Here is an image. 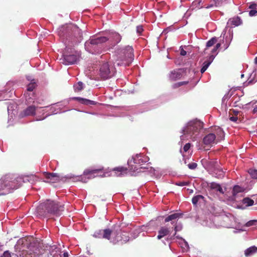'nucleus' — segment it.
<instances>
[{
  "instance_id": "1",
  "label": "nucleus",
  "mask_w": 257,
  "mask_h": 257,
  "mask_svg": "<svg viewBox=\"0 0 257 257\" xmlns=\"http://www.w3.org/2000/svg\"><path fill=\"white\" fill-rule=\"evenodd\" d=\"M36 178L34 175L16 177L11 174L3 175L0 179V196L6 195L18 189L23 182H31Z\"/></svg>"
},
{
  "instance_id": "2",
  "label": "nucleus",
  "mask_w": 257,
  "mask_h": 257,
  "mask_svg": "<svg viewBox=\"0 0 257 257\" xmlns=\"http://www.w3.org/2000/svg\"><path fill=\"white\" fill-rule=\"evenodd\" d=\"M64 210L63 205H59L53 201L47 200L37 207L36 212L38 215L44 217L46 216L48 213L59 216Z\"/></svg>"
},
{
  "instance_id": "3",
  "label": "nucleus",
  "mask_w": 257,
  "mask_h": 257,
  "mask_svg": "<svg viewBox=\"0 0 257 257\" xmlns=\"http://www.w3.org/2000/svg\"><path fill=\"white\" fill-rule=\"evenodd\" d=\"M134 58V49L132 46H127L117 50L116 62L118 66H129Z\"/></svg>"
},
{
  "instance_id": "4",
  "label": "nucleus",
  "mask_w": 257,
  "mask_h": 257,
  "mask_svg": "<svg viewBox=\"0 0 257 257\" xmlns=\"http://www.w3.org/2000/svg\"><path fill=\"white\" fill-rule=\"evenodd\" d=\"M121 230L119 225L115 224L113 226V229L110 230L109 229H105L104 230H99L98 232H95L94 236L96 237L103 238L109 240L111 235L114 236V241H119L123 240L124 241L128 240L127 236L123 239L121 236Z\"/></svg>"
},
{
  "instance_id": "5",
  "label": "nucleus",
  "mask_w": 257,
  "mask_h": 257,
  "mask_svg": "<svg viewBox=\"0 0 257 257\" xmlns=\"http://www.w3.org/2000/svg\"><path fill=\"white\" fill-rule=\"evenodd\" d=\"M203 127V123L202 122L197 119H194L188 123L183 132L184 135H190L192 140L195 141Z\"/></svg>"
},
{
  "instance_id": "6",
  "label": "nucleus",
  "mask_w": 257,
  "mask_h": 257,
  "mask_svg": "<svg viewBox=\"0 0 257 257\" xmlns=\"http://www.w3.org/2000/svg\"><path fill=\"white\" fill-rule=\"evenodd\" d=\"M183 214L181 213H175L170 214L165 217L164 219V222L167 223L171 221V224L173 225L175 230V233L172 236H171L170 239H172L174 237L176 236V238H179L178 236H176L178 231H181L183 228L182 224L181 223L177 222V219L182 217Z\"/></svg>"
},
{
  "instance_id": "7",
  "label": "nucleus",
  "mask_w": 257,
  "mask_h": 257,
  "mask_svg": "<svg viewBox=\"0 0 257 257\" xmlns=\"http://www.w3.org/2000/svg\"><path fill=\"white\" fill-rule=\"evenodd\" d=\"M115 73V68L108 62H102L99 66V76L102 79H107L113 76Z\"/></svg>"
},
{
  "instance_id": "8",
  "label": "nucleus",
  "mask_w": 257,
  "mask_h": 257,
  "mask_svg": "<svg viewBox=\"0 0 257 257\" xmlns=\"http://www.w3.org/2000/svg\"><path fill=\"white\" fill-rule=\"evenodd\" d=\"M68 37L71 38L73 42H79L82 39V34L81 30L76 25H70L67 27Z\"/></svg>"
},
{
  "instance_id": "9",
  "label": "nucleus",
  "mask_w": 257,
  "mask_h": 257,
  "mask_svg": "<svg viewBox=\"0 0 257 257\" xmlns=\"http://www.w3.org/2000/svg\"><path fill=\"white\" fill-rule=\"evenodd\" d=\"M103 167L95 169H86L83 172V175L81 177V180L84 182H86V177L88 179H91L97 176H103V175H101V173H103Z\"/></svg>"
},
{
  "instance_id": "10",
  "label": "nucleus",
  "mask_w": 257,
  "mask_h": 257,
  "mask_svg": "<svg viewBox=\"0 0 257 257\" xmlns=\"http://www.w3.org/2000/svg\"><path fill=\"white\" fill-rule=\"evenodd\" d=\"M220 46L221 44L220 43H217L215 46L211 49V53L209 54L208 59L206 61H205L203 63V66L200 70L201 73H203L212 63L215 56L217 54V50Z\"/></svg>"
},
{
  "instance_id": "11",
  "label": "nucleus",
  "mask_w": 257,
  "mask_h": 257,
  "mask_svg": "<svg viewBox=\"0 0 257 257\" xmlns=\"http://www.w3.org/2000/svg\"><path fill=\"white\" fill-rule=\"evenodd\" d=\"M185 73L184 69H175L171 71L168 74V78L170 81H176L180 79Z\"/></svg>"
},
{
  "instance_id": "12",
  "label": "nucleus",
  "mask_w": 257,
  "mask_h": 257,
  "mask_svg": "<svg viewBox=\"0 0 257 257\" xmlns=\"http://www.w3.org/2000/svg\"><path fill=\"white\" fill-rule=\"evenodd\" d=\"M43 174L46 179L44 182L47 183H57L61 181L62 179V178L57 173L44 172Z\"/></svg>"
},
{
  "instance_id": "13",
  "label": "nucleus",
  "mask_w": 257,
  "mask_h": 257,
  "mask_svg": "<svg viewBox=\"0 0 257 257\" xmlns=\"http://www.w3.org/2000/svg\"><path fill=\"white\" fill-rule=\"evenodd\" d=\"M44 253V249L42 247L40 243H34L30 246V254L37 257Z\"/></svg>"
},
{
  "instance_id": "14",
  "label": "nucleus",
  "mask_w": 257,
  "mask_h": 257,
  "mask_svg": "<svg viewBox=\"0 0 257 257\" xmlns=\"http://www.w3.org/2000/svg\"><path fill=\"white\" fill-rule=\"evenodd\" d=\"M169 224H167L166 226H161L158 231L157 238L161 239L163 237L170 234L173 230V227L169 226Z\"/></svg>"
},
{
  "instance_id": "15",
  "label": "nucleus",
  "mask_w": 257,
  "mask_h": 257,
  "mask_svg": "<svg viewBox=\"0 0 257 257\" xmlns=\"http://www.w3.org/2000/svg\"><path fill=\"white\" fill-rule=\"evenodd\" d=\"M108 40L106 37H99L89 39L85 43V47L91 45H97L106 42Z\"/></svg>"
},
{
  "instance_id": "16",
  "label": "nucleus",
  "mask_w": 257,
  "mask_h": 257,
  "mask_svg": "<svg viewBox=\"0 0 257 257\" xmlns=\"http://www.w3.org/2000/svg\"><path fill=\"white\" fill-rule=\"evenodd\" d=\"M217 142L215 134L214 133L208 134L203 139V143L206 146H212L213 144H216Z\"/></svg>"
},
{
  "instance_id": "17",
  "label": "nucleus",
  "mask_w": 257,
  "mask_h": 257,
  "mask_svg": "<svg viewBox=\"0 0 257 257\" xmlns=\"http://www.w3.org/2000/svg\"><path fill=\"white\" fill-rule=\"evenodd\" d=\"M78 59L76 55H64L62 63L65 65H70L75 63Z\"/></svg>"
},
{
  "instance_id": "18",
  "label": "nucleus",
  "mask_w": 257,
  "mask_h": 257,
  "mask_svg": "<svg viewBox=\"0 0 257 257\" xmlns=\"http://www.w3.org/2000/svg\"><path fill=\"white\" fill-rule=\"evenodd\" d=\"M205 2V0H194L191 5V8L192 10H198L205 7L206 9H209L213 7V5H210L208 6H203V4Z\"/></svg>"
},
{
  "instance_id": "19",
  "label": "nucleus",
  "mask_w": 257,
  "mask_h": 257,
  "mask_svg": "<svg viewBox=\"0 0 257 257\" xmlns=\"http://www.w3.org/2000/svg\"><path fill=\"white\" fill-rule=\"evenodd\" d=\"M61 251L59 248L56 246H52L50 247L49 254L48 257H61L60 255Z\"/></svg>"
},
{
  "instance_id": "20",
  "label": "nucleus",
  "mask_w": 257,
  "mask_h": 257,
  "mask_svg": "<svg viewBox=\"0 0 257 257\" xmlns=\"http://www.w3.org/2000/svg\"><path fill=\"white\" fill-rule=\"evenodd\" d=\"M217 42V38L215 37L212 38L210 40L207 41L206 45V48L204 51V54H208L209 52H211V50L210 51L209 48L216 44Z\"/></svg>"
},
{
  "instance_id": "21",
  "label": "nucleus",
  "mask_w": 257,
  "mask_h": 257,
  "mask_svg": "<svg viewBox=\"0 0 257 257\" xmlns=\"http://www.w3.org/2000/svg\"><path fill=\"white\" fill-rule=\"evenodd\" d=\"M216 139L218 141L222 140L224 137V133L222 129L219 126H215L214 128Z\"/></svg>"
},
{
  "instance_id": "22",
  "label": "nucleus",
  "mask_w": 257,
  "mask_h": 257,
  "mask_svg": "<svg viewBox=\"0 0 257 257\" xmlns=\"http://www.w3.org/2000/svg\"><path fill=\"white\" fill-rule=\"evenodd\" d=\"M128 169L123 167H115L113 169V171L117 176H121L127 173Z\"/></svg>"
},
{
  "instance_id": "23",
  "label": "nucleus",
  "mask_w": 257,
  "mask_h": 257,
  "mask_svg": "<svg viewBox=\"0 0 257 257\" xmlns=\"http://www.w3.org/2000/svg\"><path fill=\"white\" fill-rule=\"evenodd\" d=\"M74 99L75 100H77L78 101H79L80 103L83 104L87 105H95L97 102L90 100L89 99L83 98L80 97H75Z\"/></svg>"
},
{
  "instance_id": "24",
  "label": "nucleus",
  "mask_w": 257,
  "mask_h": 257,
  "mask_svg": "<svg viewBox=\"0 0 257 257\" xmlns=\"http://www.w3.org/2000/svg\"><path fill=\"white\" fill-rule=\"evenodd\" d=\"M228 23H229L231 26L236 27L242 24V20L240 17L237 16L230 19L228 21Z\"/></svg>"
},
{
  "instance_id": "25",
  "label": "nucleus",
  "mask_w": 257,
  "mask_h": 257,
  "mask_svg": "<svg viewBox=\"0 0 257 257\" xmlns=\"http://www.w3.org/2000/svg\"><path fill=\"white\" fill-rule=\"evenodd\" d=\"M36 107L35 106H29L24 111V115L26 116L34 115Z\"/></svg>"
},
{
  "instance_id": "26",
  "label": "nucleus",
  "mask_w": 257,
  "mask_h": 257,
  "mask_svg": "<svg viewBox=\"0 0 257 257\" xmlns=\"http://www.w3.org/2000/svg\"><path fill=\"white\" fill-rule=\"evenodd\" d=\"M257 252V247L255 246H252L247 248L244 251V254L246 256H249L252 255Z\"/></svg>"
},
{
  "instance_id": "27",
  "label": "nucleus",
  "mask_w": 257,
  "mask_h": 257,
  "mask_svg": "<svg viewBox=\"0 0 257 257\" xmlns=\"http://www.w3.org/2000/svg\"><path fill=\"white\" fill-rule=\"evenodd\" d=\"M209 187L211 189L218 191L221 194L224 193V191H223L222 188L219 184H217L215 182H212L210 184Z\"/></svg>"
},
{
  "instance_id": "28",
  "label": "nucleus",
  "mask_w": 257,
  "mask_h": 257,
  "mask_svg": "<svg viewBox=\"0 0 257 257\" xmlns=\"http://www.w3.org/2000/svg\"><path fill=\"white\" fill-rule=\"evenodd\" d=\"M242 202L243 204L245 205L246 207L251 206L254 204V201L248 197L243 198Z\"/></svg>"
},
{
  "instance_id": "29",
  "label": "nucleus",
  "mask_w": 257,
  "mask_h": 257,
  "mask_svg": "<svg viewBox=\"0 0 257 257\" xmlns=\"http://www.w3.org/2000/svg\"><path fill=\"white\" fill-rule=\"evenodd\" d=\"M74 88L75 92L81 91L83 88V83L81 81H79L74 85Z\"/></svg>"
},
{
  "instance_id": "30",
  "label": "nucleus",
  "mask_w": 257,
  "mask_h": 257,
  "mask_svg": "<svg viewBox=\"0 0 257 257\" xmlns=\"http://www.w3.org/2000/svg\"><path fill=\"white\" fill-rule=\"evenodd\" d=\"M204 197L201 195H198L194 196L192 199V202L194 205L197 204L200 200H204Z\"/></svg>"
},
{
  "instance_id": "31",
  "label": "nucleus",
  "mask_w": 257,
  "mask_h": 257,
  "mask_svg": "<svg viewBox=\"0 0 257 257\" xmlns=\"http://www.w3.org/2000/svg\"><path fill=\"white\" fill-rule=\"evenodd\" d=\"M248 172L253 179H257V170L250 169Z\"/></svg>"
},
{
  "instance_id": "32",
  "label": "nucleus",
  "mask_w": 257,
  "mask_h": 257,
  "mask_svg": "<svg viewBox=\"0 0 257 257\" xmlns=\"http://www.w3.org/2000/svg\"><path fill=\"white\" fill-rule=\"evenodd\" d=\"M242 191H243V189L241 187H240V186H239L238 185H236V186H234V187L233 188V190H232L233 194L235 195L236 194H237L239 192H242Z\"/></svg>"
},
{
  "instance_id": "33",
  "label": "nucleus",
  "mask_w": 257,
  "mask_h": 257,
  "mask_svg": "<svg viewBox=\"0 0 257 257\" xmlns=\"http://www.w3.org/2000/svg\"><path fill=\"white\" fill-rule=\"evenodd\" d=\"M113 37L115 40L114 45L117 44L121 40L120 36L118 33L114 34Z\"/></svg>"
},
{
  "instance_id": "34",
  "label": "nucleus",
  "mask_w": 257,
  "mask_h": 257,
  "mask_svg": "<svg viewBox=\"0 0 257 257\" xmlns=\"http://www.w3.org/2000/svg\"><path fill=\"white\" fill-rule=\"evenodd\" d=\"M36 84L35 82H31L28 84L27 86V90L29 91H32L36 87Z\"/></svg>"
},
{
  "instance_id": "35",
  "label": "nucleus",
  "mask_w": 257,
  "mask_h": 257,
  "mask_svg": "<svg viewBox=\"0 0 257 257\" xmlns=\"http://www.w3.org/2000/svg\"><path fill=\"white\" fill-rule=\"evenodd\" d=\"M240 111L236 110L233 109H230L229 112L230 115H233L235 116H237L240 113Z\"/></svg>"
},
{
  "instance_id": "36",
  "label": "nucleus",
  "mask_w": 257,
  "mask_h": 257,
  "mask_svg": "<svg viewBox=\"0 0 257 257\" xmlns=\"http://www.w3.org/2000/svg\"><path fill=\"white\" fill-rule=\"evenodd\" d=\"M188 168L190 169H192V170H193V169H195L197 168V164L196 163H190L188 165Z\"/></svg>"
},
{
  "instance_id": "37",
  "label": "nucleus",
  "mask_w": 257,
  "mask_h": 257,
  "mask_svg": "<svg viewBox=\"0 0 257 257\" xmlns=\"http://www.w3.org/2000/svg\"><path fill=\"white\" fill-rule=\"evenodd\" d=\"M215 7H219L221 6L222 4V0H213Z\"/></svg>"
},
{
  "instance_id": "38",
  "label": "nucleus",
  "mask_w": 257,
  "mask_h": 257,
  "mask_svg": "<svg viewBox=\"0 0 257 257\" xmlns=\"http://www.w3.org/2000/svg\"><path fill=\"white\" fill-rule=\"evenodd\" d=\"M176 184L179 186H186L189 184L188 182H184V181H179L176 183Z\"/></svg>"
},
{
  "instance_id": "39",
  "label": "nucleus",
  "mask_w": 257,
  "mask_h": 257,
  "mask_svg": "<svg viewBox=\"0 0 257 257\" xmlns=\"http://www.w3.org/2000/svg\"><path fill=\"white\" fill-rule=\"evenodd\" d=\"M191 146V145L190 143L186 144L183 148L184 151L185 152H187L190 148Z\"/></svg>"
},
{
  "instance_id": "40",
  "label": "nucleus",
  "mask_w": 257,
  "mask_h": 257,
  "mask_svg": "<svg viewBox=\"0 0 257 257\" xmlns=\"http://www.w3.org/2000/svg\"><path fill=\"white\" fill-rule=\"evenodd\" d=\"M256 14H257V11L256 10V9L255 10H251L249 12V15L251 17L256 15Z\"/></svg>"
},
{
  "instance_id": "41",
  "label": "nucleus",
  "mask_w": 257,
  "mask_h": 257,
  "mask_svg": "<svg viewBox=\"0 0 257 257\" xmlns=\"http://www.w3.org/2000/svg\"><path fill=\"white\" fill-rule=\"evenodd\" d=\"M255 222H256V220H250L246 223V226L248 227L252 226L254 224Z\"/></svg>"
},
{
  "instance_id": "42",
  "label": "nucleus",
  "mask_w": 257,
  "mask_h": 257,
  "mask_svg": "<svg viewBox=\"0 0 257 257\" xmlns=\"http://www.w3.org/2000/svg\"><path fill=\"white\" fill-rule=\"evenodd\" d=\"M2 257H11V255L9 251H6L4 252Z\"/></svg>"
},
{
  "instance_id": "43",
  "label": "nucleus",
  "mask_w": 257,
  "mask_h": 257,
  "mask_svg": "<svg viewBox=\"0 0 257 257\" xmlns=\"http://www.w3.org/2000/svg\"><path fill=\"white\" fill-rule=\"evenodd\" d=\"M229 119L233 122H236L237 120L238 119L237 116H233V115H230Z\"/></svg>"
},
{
  "instance_id": "44",
  "label": "nucleus",
  "mask_w": 257,
  "mask_h": 257,
  "mask_svg": "<svg viewBox=\"0 0 257 257\" xmlns=\"http://www.w3.org/2000/svg\"><path fill=\"white\" fill-rule=\"evenodd\" d=\"M143 30H144L142 26H138L137 28V33H139L140 34L142 33Z\"/></svg>"
},
{
  "instance_id": "45",
  "label": "nucleus",
  "mask_w": 257,
  "mask_h": 257,
  "mask_svg": "<svg viewBox=\"0 0 257 257\" xmlns=\"http://www.w3.org/2000/svg\"><path fill=\"white\" fill-rule=\"evenodd\" d=\"M177 83L179 84V87H180L182 85H186V84H188L189 81H184L179 82Z\"/></svg>"
},
{
  "instance_id": "46",
  "label": "nucleus",
  "mask_w": 257,
  "mask_h": 257,
  "mask_svg": "<svg viewBox=\"0 0 257 257\" xmlns=\"http://www.w3.org/2000/svg\"><path fill=\"white\" fill-rule=\"evenodd\" d=\"M256 7V4H252L249 5V8L251 10H255Z\"/></svg>"
},
{
  "instance_id": "47",
  "label": "nucleus",
  "mask_w": 257,
  "mask_h": 257,
  "mask_svg": "<svg viewBox=\"0 0 257 257\" xmlns=\"http://www.w3.org/2000/svg\"><path fill=\"white\" fill-rule=\"evenodd\" d=\"M187 54V52L183 49H182L180 51V55L182 56H185Z\"/></svg>"
},
{
  "instance_id": "48",
  "label": "nucleus",
  "mask_w": 257,
  "mask_h": 257,
  "mask_svg": "<svg viewBox=\"0 0 257 257\" xmlns=\"http://www.w3.org/2000/svg\"><path fill=\"white\" fill-rule=\"evenodd\" d=\"M128 168H129V170H130V171H131V172H135V171H137V170H138V169H136V167H135V168H133V167H132L131 168V167L129 166V167H128Z\"/></svg>"
},
{
  "instance_id": "49",
  "label": "nucleus",
  "mask_w": 257,
  "mask_h": 257,
  "mask_svg": "<svg viewBox=\"0 0 257 257\" xmlns=\"http://www.w3.org/2000/svg\"><path fill=\"white\" fill-rule=\"evenodd\" d=\"M179 87V84L178 83H175L172 85V88L174 89H176Z\"/></svg>"
},
{
  "instance_id": "50",
  "label": "nucleus",
  "mask_w": 257,
  "mask_h": 257,
  "mask_svg": "<svg viewBox=\"0 0 257 257\" xmlns=\"http://www.w3.org/2000/svg\"><path fill=\"white\" fill-rule=\"evenodd\" d=\"M63 257H69V255L68 252H64V253L63 254Z\"/></svg>"
},
{
  "instance_id": "51",
  "label": "nucleus",
  "mask_w": 257,
  "mask_h": 257,
  "mask_svg": "<svg viewBox=\"0 0 257 257\" xmlns=\"http://www.w3.org/2000/svg\"><path fill=\"white\" fill-rule=\"evenodd\" d=\"M253 113H257V106H255L252 111Z\"/></svg>"
},
{
  "instance_id": "52",
  "label": "nucleus",
  "mask_w": 257,
  "mask_h": 257,
  "mask_svg": "<svg viewBox=\"0 0 257 257\" xmlns=\"http://www.w3.org/2000/svg\"><path fill=\"white\" fill-rule=\"evenodd\" d=\"M226 99H227V96H224L222 99L223 102H224Z\"/></svg>"
},
{
  "instance_id": "53",
  "label": "nucleus",
  "mask_w": 257,
  "mask_h": 257,
  "mask_svg": "<svg viewBox=\"0 0 257 257\" xmlns=\"http://www.w3.org/2000/svg\"><path fill=\"white\" fill-rule=\"evenodd\" d=\"M67 27L65 29V28H63V29L66 31V37L67 38L68 37V32H67V29H66Z\"/></svg>"
},
{
  "instance_id": "54",
  "label": "nucleus",
  "mask_w": 257,
  "mask_h": 257,
  "mask_svg": "<svg viewBox=\"0 0 257 257\" xmlns=\"http://www.w3.org/2000/svg\"><path fill=\"white\" fill-rule=\"evenodd\" d=\"M229 46V45L228 44H227V45H224V49H226Z\"/></svg>"
},
{
  "instance_id": "55",
  "label": "nucleus",
  "mask_w": 257,
  "mask_h": 257,
  "mask_svg": "<svg viewBox=\"0 0 257 257\" xmlns=\"http://www.w3.org/2000/svg\"><path fill=\"white\" fill-rule=\"evenodd\" d=\"M254 62L255 64H257V56L254 59Z\"/></svg>"
},
{
  "instance_id": "56",
  "label": "nucleus",
  "mask_w": 257,
  "mask_h": 257,
  "mask_svg": "<svg viewBox=\"0 0 257 257\" xmlns=\"http://www.w3.org/2000/svg\"><path fill=\"white\" fill-rule=\"evenodd\" d=\"M244 75L243 74H242L241 75V77H243Z\"/></svg>"
}]
</instances>
